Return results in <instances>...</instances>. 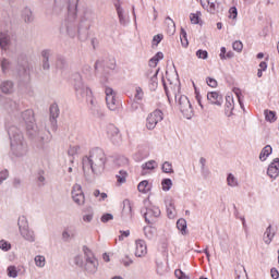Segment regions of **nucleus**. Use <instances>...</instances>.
Here are the masks:
<instances>
[{"label":"nucleus","mask_w":279,"mask_h":279,"mask_svg":"<svg viewBox=\"0 0 279 279\" xmlns=\"http://www.w3.org/2000/svg\"><path fill=\"white\" fill-rule=\"evenodd\" d=\"M165 58V54L162 52H157L150 60L149 64L150 66H157L158 62Z\"/></svg>","instance_id":"41"},{"label":"nucleus","mask_w":279,"mask_h":279,"mask_svg":"<svg viewBox=\"0 0 279 279\" xmlns=\"http://www.w3.org/2000/svg\"><path fill=\"white\" fill-rule=\"evenodd\" d=\"M34 260H35L36 267H39V269H43V267L47 265V259L43 255H36Z\"/></svg>","instance_id":"38"},{"label":"nucleus","mask_w":279,"mask_h":279,"mask_svg":"<svg viewBox=\"0 0 279 279\" xmlns=\"http://www.w3.org/2000/svg\"><path fill=\"white\" fill-rule=\"evenodd\" d=\"M207 100L214 106H222L223 95H221L219 92H209L207 93Z\"/></svg>","instance_id":"17"},{"label":"nucleus","mask_w":279,"mask_h":279,"mask_svg":"<svg viewBox=\"0 0 279 279\" xmlns=\"http://www.w3.org/2000/svg\"><path fill=\"white\" fill-rule=\"evenodd\" d=\"M107 137L113 145H121V131L114 124H109L107 126Z\"/></svg>","instance_id":"12"},{"label":"nucleus","mask_w":279,"mask_h":279,"mask_svg":"<svg viewBox=\"0 0 279 279\" xmlns=\"http://www.w3.org/2000/svg\"><path fill=\"white\" fill-rule=\"evenodd\" d=\"M174 276L178 279H191V277H189V275L184 274V271H182L181 269H177L174 271Z\"/></svg>","instance_id":"56"},{"label":"nucleus","mask_w":279,"mask_h":279,"mask_svg":"<svg viewBox=\"0 0 279 279\" xmlns=\"http://www.w3.org/2000/svg\"><path fill=\"white\" fill-rule=\"evenodd\" d=\"M41 57H43V69L44 71H49L50 69V64H49V58H51V50H44L41 52Z\"/></svg>","instance_id":"31"},{"label":"nucleus","mask_w":279,"mask_h":279,"mask_svg":"<svg viewBox=\"0 0 279 279\" xmlns=\"http://www.w3.org/2000/svg\"><path fill=\"white\" fill-rule=\"evenodd\" d=\"M162 191H171V186H173V181L171 179H163L161 181Z\"/></svg>","instance_id":"46"},{"label":"nucleus","mask_w":279,"mask_h":279,"mask_svg":"<svg viewBox=\"0 0 279 279\" xmlns=\"http://www.w3.org/2000/svg\"><path fill=\"white\" fill-rule=\"evenodd\" d=\"M22 19L26 25L34 23V12L29 7H26L22 10Z\"/></svg>","instance_id":"27"},{"label":"nucleus","mask_w":279,"mask_h":279,"mask_svg":"<svg viewBox=\"0 0 279 279\" xmlns=\"http://www.w3.org/2000/svg\"><path fill=\"white\" fill-rule=\"evenodd\" d=\"M122 217L125 220L132 219V217H134V214L132 213V203L130 199L123 201Z\"/></svg>","instance_id":"23"},{"label":"nucleus","mask_w":279,"mask_h":279,"mask_svg":"<svg viewBox=\"0 0 279 279\" xmlns=\"http://www.w3.org/2000/svg\"><path fill=\"white\" fill-rule=\"evenodd\" d=\"M0 90L3 95H12V93H14V82L11 80L2 81L0 84Z\"/></svg>","instance_id":"21"},{"label":"nucleus","mask_w":279,"mask_h":279,"mask_svg":"<svg viewBox=\"0 0 279 279\" xmlns=\"http://www.w3.org/2000/svg\"><path fill=\"white\" fill-rule=\"evenodd\" d=\"M274 236H276V232H274V228H271V226H268L264 233V243H266V245H269V243L274 241Z\"/></svg>","instance_id":"33"},{"label":"nucleus","mask_w":279,"mask_h":279,"mask_svg":"<svg viewBox=\"0 0 279 279\" xmlns=\"http://www.w3.org/2000/svg\"><path fill=\"white\" fill-rule=\"evenodd\" d=\"M73 236V233H71L69 230H64L62 232V240L65 242V243H69L71 241V238Z\"/></svg>","instance_id":"58"},{"label":"nucleus","mask_w":279,"mask_h":279,"mask_svg":"<svg viewBox=\"0 0 279 279\" xmlns=\"http://www.w3.org/2000/svg\"><path fill=\"white\" fill-rule=\"evenodd\" d=\"M73 81H74L75 95L78 101H86V104H90L92 109L97 108V101L93 96V90L90 89V87L84 84V81L82 80V75L74 74Z\"/></svg>","instance_id":"6"},{"label":"nucleus","mask_w":279,"mask_h":279,"mask_svg":"<svg viewBox=\"0 0 279 279\" xmlns=\"http://www.w3.org/2000/svg\"><path fill=\"white\" fill-rule=\"evenodd\" d=\"M58 117H60V109L58 108V105H52L50 107V123L52 125V130L58 128Z\"/></svg>","instance_id":"20"},{"label":"nucleus","mask_w":279,"mask_h":279,"mask_svg":"<svg viewBox=\"0 0 279 279\" xmlns=\"http://www.w3.org/2000/svg\"><path fill=\"white\" fill-rule=\"evenodd\" d=\"M112 219H114V216H112V214H105L100 218L102 223H108V221H112Z\"/></svg>","instance_id":"60"},{"label":"nucleus","mask_w":279,"mask_h":279,"mask_svg":"<svg viewBox=\"0 0 279 279\" xmlns=\"http://www.w3.org/2000/svg\"><path fill=\"white\" fill-rule=\"evenodd\" d=\"M267 175L272 180H276L279 175V158H275L268 166Z\"/></svg>","instance_id":"18"},{"label":"nucleus","mask_w":279,"mask_h":279,"mask_svg":"<svg viewBox=\"0 0 279 279\" xmlns=\"http://www.w3.org/2000/svg\"><path fill=\"white\" fill-rule=\"evenodd\" d=\"M96 16L97 15L95 14V11L90 9H85L78 23L81 25H89L90 29V24L95 21Z\"/></svg>","instance_id":"16"},{"label":"nucleus","mask_w":279,"mask_h":279,"mask_svg":"<svg viewBox=\"0 0 279 279\" xmlns=\"http://www.w3.org/2000/svg\"><path fill=\"white\" fill-rule=\"evenodd\" d=\"M80 151H82V148L80 147V145L70 146V148L68 149V155L77 156Z\"/></svg>","instance_id":"48"},{"label":"nucleus","mask_w":279,"mask_h":279,"mask_svg":"<svg viewBox=\"0 0 279 279\" xmlns=\"http://www.w3.org/2000/svg\"><path fill=\"white\" fill-rule=\"evenodd\" d=\"M232 110H234V99L228 96L226 98L225 112L228 117H232Z\"/></svg>","instance_id":"32"},{"label":"nucleus","mask_w":279,"mask_h":279,"mask_svg":"<svg viewBox=\"0 0 279 279\" xmlns=\"http://www.w3.org/2000/svg\"><path fill=\"white\" fill-rule=\"evenodd\" d=\"M163 173H173V165L169 161H165L161 166Z\"/></svg>","instance_id":"44"},{"label":"nucleus","mask_w":279,"mask_h":279,"mask_svg":"<svg viewBox=\"0 0 279 279\" xmlns=\"http://www.w3.org/2000/svg\"><path fill=\"white\" fill-rule=\"evenodd\" d=\"M158 167L156 160H149L142 165V175H147V171H154Z\"/></svg>","instance_id":"29"},{"label":"nucleus","mask_w":279,"mask_h":279,"mask_svg":"<svg viewBox=\"0 0 279 279\" xmlns=\"http://www.w3.org/2000/svg\"><path fill=\"white\" fill-rule=\"evenodd\" d=\"M272 151H274V148H271L270 145L265 146V147L262 149L260 154H259V160H260L262 162H265V160H267V158H269V156H271V153H272Z\"/></svg>","instance_id":"34"},{"label":"nucleus","mask_w":279,"mask_h":279,"mask_svg":"<svg viewBox=\"0 0 279 279\" xmlns=\"http://www.w3.org/2000/svg\"><path fill=\"white\" fill-rule=\"evenodd\" d=\"M7 271H8L9 278H16L19 276V271H16L15 266H9Z\"/></svg>","instance_id":"52"},{"label":"nucleus","mask_w":279,"mask_h":279,"mask_svg":"<svg viewBox=\"0 0 279 279\" xmlns=\"http://www.w3.org/2000/svg\"><path fill=\"white\" fill-rule=\"evenodd\" d=\"M56 66L57 69H64V66H66V59L62 56H58Z\"/></svg>","instance_id":"49"},{"label":"nucleus","mask_w":279,"mask_h":279,"mask_svg":"<svg viewBox=\"0 0 279 279\" xmlns=\"http://www.w3.org/2000/svg\"><path fill=\"white\" fill-rule=\"evenodd\" d=\"M19 230H25L29 228V220H27V217L20 216L17 220Z\"/></svg>","instance_id":"36"},{"label":"nucleus","mask_w":279,"mask_h":279,"mask_svg":"<svg viewBox=\"0 0 279 279\" xmlns=\"http://www.w3.org/2000/svg\"><path fill=\"white\" fill-rule=\"evenodd\" d=\"M162 38H165V35L158 34L153 37V47H158L160 43H162Z\"/></svg>","instance_id":"54"},{"label":"nucleus","mask_w":279,"mask_h":279,"mask_svg":"<svg viewBox=\"0 0 279 279\" xmlns=\"http://www.w3.org/2000/svg\"><path fill=\"white\" fill-rule=\"evenodd\" d=\"M167 217L169 219H175V205H173V199L168 198L165 201Z\"/></svg>","instance_id":"28"},{"label":"nucleus","mask_w":279,"mask_h":279,"mask_svg":"<svg viewBox=\"0 0 279 279\" xmlns=\"http://www.w3.org/2000/svg\"><path fill=\"white\" fill-rule=\"evenodd\" d=\"M113 5L116 8L119 24L122 25V27H128V25H130V12L123 9L121 0H113Z\"/></svg>","instance_id":"9"},{"label":"nucleus","mask_w":279,"mask_h":279,"mask_svg":"<svg viewBox=\"0 0 279 279\" xmlns=\"http://www.w3.org/2000/svg\"><path fill=\"white\" fill-rule=\"evenodd\" d=\"M143 97H145V93L143 92V88L141 86L135 87V99L137 101L143 100Z\"/></svg>","instance_id":"50"},{"label":"nucleus","mask_w":279,"mask_h":279,"mask_svg":"<svg viewBox=\"0 0 279 279\" xmlns=\"http://www.w3.org/2000/svg\"><path fill=\"white\" fill-rule=\"evenodd\" d=\"M265 118H266V121H269V123H275L276 121V111H269V110H266L265 111Z\"/></svg>","instance_id":"47"},{"label":"nucleus","mask_w":279,"mask_h":279,"mask_svg":"<svg viewBox=\"0 0 279 279\" xmlns=\"http://www.w3.org/2000/svg\"><path fill=\"white\" fill-rule=\"evenodd\" d=\"M21 118L26 128L28 126V124L35 123L36 121L34 119V110L32 109H26L24 112H22Z\"/></svg>","instance_id":"26"},{"label":"nucleus","mask_w":279,"mask_h":279,"mask_svg":"<svg viewBox=\"0 0 279 279\" xmlns=\"http://www.w3.org/2000/svg\"><path fill=\"white\" fill-rule=\"evenodd\" d=\"M163 114L160 110H155L151 113L148 114L146 119V128L147 130H154L160 121H162Z\"/></svg>","instance_id":"11"},{"label":"nucleus","mask_w":279,"mask_h":279,"mask_svg":"<svg viewBox=\"0 0 279 279\" xmlns=\"http://www.w3.org/2000/svg\"><path fill=\"white\" fill-rule=\"evenodd\" d=\"M141 213L142 215H144V219L148 225L156 223L161 214L160 208L151 204L146 206L145 208H142Z\"/></svg>","instance_id":"8"},{"label":"nucleus","mask_w":279,"mask_h":279,"mask_svg":"<svg viewBox=\"0 0 279 279\" xmlns=\"http://www.w3.org/2000/svg\"><path fill=\"white\" fill-rule=\"evenodd\" d=\"M128 236H130V230L120 231V235L118 236V241H124V239H128Z\"/></svg>","instance_id":"64"},{"label":"nucleus","mask_w":279,"mask_h":279,"mask_svg":"<svg viewBox=\"0 0 279 279\" xmlns=\"http://www.w3.org/2000/svg\"><path fill=\"white\" fill-rule=\"evenodd\" d=\"M0 250H2L3 252H10V250H12V244H10V242H8L5 240H1L0 241Z\"/></svg>","instance_id":"51"},{"label":"nucleus","mask_w":279,"mask_h":279,"mask_svg":"<svg viewBox=\"0 0 279 279\" xmlns=\"http://www.w3.org/2000/svg\"><path fill=\"white\" fill-rule=\"evenodd\" d=\"M196 58H198L199 60H208V51L202 49L197 50Z\"/></svg>","instance_id":"55"},{"label":"nucleus","mask_w":279,"mask_h":279,"mask_svg":"<svg viewBox=\"0 0 279 279\" xmlns=\"http://www.w3.org/2000/svg\"><path fill=\"white\" fill-rule=\"evenodd\" d=\"M80 0H68V16L61 22L59 26V34L65 38H77L81 43L88 40V24H81L77 22V4Z\"/></svg>","instance_id":"1"},{"label":"nucleus","mask_w":279,"mask_h":279,"mask_svg":"<svg viewBox=\"0 0 279 279\" xmlns=\"http://www.w3.org/2000/svg\"><path fill=\"white\" fill-rule=\"evenodd\" d=\"M181 45L186 49L189 47V38L186 37V31L184 28H181Z\"/></svg>","instance_id":"45"},{"label":"nucleus","mask_w":279,"mask_h":279,"mask_svg":"<svg viewBox=\"0 0 279 279\" xmlns=\"http://www.w3.org/2000/svg\"><path fill=\"white\" fill-rule=\"evenodd\" d=\"M227 183H228V186H231L232 189H234L235 186H239V180L232 173L228 174Z\"/></svg>","instance_id":"39"},{"label":"nucleus","mask_w":279,"mask_h":279,"mask_svg":"<svg viewBox=\"0 0 279 279\" xmlns=\"http://www.w3.org/2000/svg\"><path fill=\"white\" fill-rule=\"evenodd\" d=\"M166 23L169 25L170 32H175V22L171 17H167Z\"/></svg>","instance_id":"63"},{"label":"nucleus","mask_w":279,"mask_h":279,"mask_svg":"<svg viewBox=\"0 0 279 279\" xmlns=\"http://www.w3.org/2000/svg\"><path fill=\"white\" fill-rule=\"evenodd\" d=\"M168 82H170L169 86L163 82V87L168 99H171L172 93L183 117H185V119H192L193 105H191V100H189V97L178 94L180 93V84L178 81H175V84H173L170 80H168Z\"/></svg>","instance_id":"5"},{"label":"nucleus","mask_w":279,"mask_h":279,"mask_svg":"<svg viewBox=\"0 0 279 279\" xmlns=\"http://www.w3.org/2000/svg\"><path fill=\"white\" fill-rule=\"evenodd\" d=\"M147 254V243L144 240L135 241V256L143 258Z\"/></svg>","instance_id":"19"},{"label":"nucleus","mask_w":279,"mask_h":279,"mask_svg":"<svg viewBox=\"0 0 279 279\" xmlns=\"http://www.w3.org/2000/svg\"><path fill=\"white\" fill-rule=\"evenodd\" d=\"M28 138L35 141L36 149L39 154H48L49 143H51V132L43 124L31 123L26 126Z\"/></svg>","instance_id":"3"},{"label":"nucleus","mask_w":279,"mask_h":279,"mask_svg":"<svg viewBox=\"0 0 279 279\" xmlns=\"http://www.w3.org/2000/svg\"><path fill=\"white\" fill-rule=\"evenodd\" d=\"M206 83L208 86H210V88H217V80L213 77H207Z\"/></svg>","instance_id":"61"},{"label":"nucleus","mask_w":279,"mask_h":279,"mask_svg":"<svg viewBox=\"0 0 279 279\" xmlns=\"http://www.w3.org/2000/svg\"><path fill=\"white\" fill-rule=\"evenodd\" d=\"M8 134L10 138V155L13 158H25L29 154V145H27V141H25L21 129L12 125L9 128Z\"/></svg>","instance_id":"4"},{"label":"nucleus","mask_w":279,"mask_h":279,"mask_svg":"<svg viewBox=\"0 0 279 279\" xmlns=\"http://www.w3.org/2000/svg\"><path fill=\"white\" fill-rule=\"evenodd\" d=\"M20 234L24 239V241H27L28 243H34L36 241V232H34V230L29 227L26 229H22L20 231Z\"/></svg>","instance_id":"22"},{"label":"nucleus","mask_w":279,"mask_h":279,"mask_svg":"<svg viewBox=\"0 0 279 279\" xmlns=\"http://www.w3.org/2000/svg\"><path fill=\"white\" fill-rule=\"evenodd\" d=\"M232 47H233V50L234 51H238V52H241L243 51V43L236 40L232 44Z\"/></svg>","instance_id":"59"},{"label":"nucleus","mask_w":279,"mask_h":279,"mask_svg":"<svg viewBox=\"0 0 279 279\" xmlns=\"http://www.w3.org/2000/svg\"><path fill=\"white\" fill-rule=\"evenodd\" d=\"M137 190L140 193L147 194L148 191H151V185H149V181L144 180L138 183Z\"/></svg>","instance_id":"35"},{"label":"nucleus","mask_w":279,"mask_h":279,"mask_svg":"<svg viewBox=\"0 0 279 279\" xmlns=\"http://www.w3.org/2000/svg\"><path fill=\"white\" fill-rule=\"evenodd\" d=\"M116 178L119 184H124L125 180L128 179V171L120 170L119 173L116 175Z\"/></svg>","instance_id":"43"},{"label":"nucleus","mask_w":279,"mask_h":279,"mask_svg":"<svg viewBox=\"0 0 279 279\" xmlns=\"http://www.w3.org/2000/svg\"><path fill=\"white\" fill-rule=\"evenodd\" d=\"M106 162H108V157L99 147L93 148L88 155L83 157V173L87 182H93L95 178H99L106 171Z\"/></svg>","instance_id":"2"},{"label":"nucleus","mask_w":279,"mask_h":279,"mask_svg":"<svg viewBox=\"0 0 279 279\" xmlns=\"http://www.w3.org/2000/svg\"><path fill=\"white\" fill-rule=\"evenodd\" d=\"M0 66L3 75H8L12 69V61L10 59L2 58L0 61Z\"/></svg>","instance_id":"30"},{"label":"nucleus","mask_w":279,"mask_h":279,"mask_svg":"<svg viewBox=\"0 0 279 279\" xmlns=\"http://www.w3.org/2000/svg\"><path fill=\"white\" fill-rule=\"evenodd\" d=\"M234 94L238 97V101L240 104V107L242 108V110H245V106L243 105V100L241 99V97H243V94H241V89H239V88L234 89Z\"/></svg>","instance_id":"57"},{"label":"nucleus","mask_w":279,"mask_h":279,"mask_svg":"<svg viewBox=\"0 0 279 279\" xmlns=\"http://www.w3.org/2000/svg\"><path fill=\"white\" fill-rule=\"evenodd\" d=\"M17 76L24 84H29V82H32V64L29 61L24 60V64L17 70Z\"/></svg>","instance_id":"10"},{"label":"nucleus","mask_w":279,"mask_h":279,"mask_svg":"<svg viewBox=\"0 0 279 279\" xmlns=\"http://www.w3.org/2000/svg\"><path fill=\"white\" fill-rule=\"evenodd\" d=\"M148 77H149V82H148V86H149V90H156V88H158V70L150 71L148 72Z\"/></svg>","instance_id":"25"},{"label":"nucleus","mask_w":279,"mask_h":279,"mask_svg":"<svg viewBox=\"0 0 279 279\" xmlns=\"http://www.w3.org/2000/svg\"><path fill=\"white\" fill-rule=\"evenodd\" d=\"M83 252L85 258L83 267L85 271H87V274H97V269H99V260H97V257H95L93 251H90V248L87 246H83Z\"/></svg>","instance_id":"7"},{"label":"nucleus","mask_w":279,"mask_h":279,"mask_svg":"<svg viewBox=\"0 0 279 279\" xmlns=\"http://www.w3.org/2000/svg\"><path fill=\"white\" fill-rule=\"evenodd\" d=\"M105 93H106L107 107L111 111L117 110V108H119V102L117 100V94L114 93V89H112L111 87H107L105 89Z\"/></svg>","instance_id":"14"},{"label":"nucleus","mask_w":279,"mask_h":279,"mask_svg":"<svg viewBox=\"0 0 279 279\" xmlns=\"http://www.w3.org/2000/svg\"><path fill=\"white\" fill-rule=\"evenodd\" d=\"M72 199L77 206H84L86 204V196H84V191H82V185L74 184L72 187Z\"/></svg>","instance_id":"13"},{"label":"nucleus","mask_w":279,"mask_h":279,"mask_svg":"<svg viewBox=\"0 0 279 279\" xmlns=\"http://www.w3.org/2000/svg\"><path fill=\"white\" fill-rule=\"evenodd\" d=\"M202 12L197 11L196 13L190 14V21L192 25H199Z\"/></svg>","instance_id":"42"},{"label":"nucleus","mask_w":279,"mask_h":279,"mask_svg":"<svg viewBox=\"0 0 279 279\" xmlns=\"http://www.w3.org/2000/svg\"><path fill=\"white\" fill-rule=\"evenodd\" d=\"M177 228L179 231H181V234H187L189 231H186V219L181 218L177 221Z\"/></svg>","instance_id":"37"},{"label":"nucleus","mask_w":279,"mask_h":279,"mask_svg":"<svg viewBox=\"0 0 279 279\" xmlns=\"http://www.w3.org/2000/svg\"><path fill=\"white\" fill-rule=\"evenodd\" d=\"M10 45H12V38L10 37V34L7 32L0 33V48L8 50L10 49Z\"/></svg>","instance_id":"24"},{"label":"nucleus","mask_w":279,"mask_h":279,"mask_svg":"<svg viewBox=\"0 0 279 279\" xmlns=\"http://www.w3.org/2000/svg\"><path fill=\"white\" fill-rule=\"evenodd\" d=\"M74 263L78 266V267H84V258L82 257V255H76L74 257Z\"/></svg>","instance_id":"62"},{"label":"nucleus","mask_w":279,"mask_h":279,"mask_svg":"<svg viewBox=\"0 0 279 279\" xmlns=\"http://www.w3.org/2000/svg\"><path fill=\"white\" fill-rule=\"evenodd\" d=\"M201 5L209 14H217L219 12V0H201Z\"/></svg>","instance_id":"15"},{"label":"nucleus","mask_w":279,"mask_h":279,"mask_svg":"<svg viewBox=\"0 0 279 279\" xmlns=\"http://www.w3.org/2000/svg\"><path fill=\"white\" fill-rule=\"evenodd\" d=\"M118 165L119 167H124V169H128V167H130V159L126 157H120L118 159Z\"/></svg>","instance_id":"53"},{"label":"nucleus","mask_w":279,"mask_h":279,"mask_svg":"<svg viewBox=\"0 0 279 279\" xmlns=\"http://www.w3.org/2000/svg\"><path fill=\"white\" fill-rule=\"evenodd\" d=\"M144 234L146 236V239H154V236H156V229H154V227H144Z\"/></svg>","instance_id":"40"}]
</instances>
